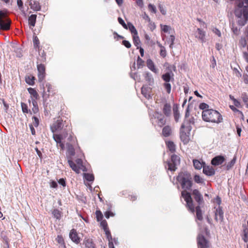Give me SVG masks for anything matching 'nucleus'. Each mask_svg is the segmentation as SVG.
Masks as SVG:
<instances>
[{
    "mask_svg": "<svg viewBox=\"0 0 248 248\" xmlns=\"http://www.w3.org/2000/svg\"><path fill=\"white\" fill-rule=\"evenodd\" d=\"M17 4L20 10H22L23 9V3L22 0H17Z\"/></svg>",
    "mask_w": 248,
    "mask_h": 248,
    "instance_id": "obj_56",
    "label": "nucleus"
},
{
    "mask_svg": "<svg viewBox=\"0 0 248 248\" xmlns=\"http://www.w3.org/2000/svg\"><path fill=\"white\" fill-rule=\"evenodd\" d=\"M58 183L60 185H62L63 186H66L65 180L63 178H61L60 179H59L58 181Z\"/></svg>",
    "mask_w": 248,
    "mask_h": 248,
    "instance_id": "obj_62",
    "label": "nucleus"
},
{
    "mask_svg": "<svg viewBox=\"0 0 248 248\" xmlns=\"http://www.w3.org/2000/svg\"><path fill=\"white\" fill-rule=\"evenodd\" d=\"M39 53H40V52ZM40 58H37V63H39L40 62H45L46 60V54L44 51L41 53V54L39 53Z\"/></svg>",
    "mask_w": 248,
    "mask_h": 248,
    "instance_id": "obj_36",
    "label": "nucleus"
},
{
    "mask_svg": "<svg viewBox=\"0 0 248 248\" xmlns=\"http://www.w3.org/2000/svg\"><path fill=\"white\" fill-rule=\"evenodd\" d=\"M69 237L73 242L78 244L80 241V238L78 236V233L76 230L72 229L71 230L69 233Z\"/></svg>",
    "mask_w": 248,
    "mask_h": 248,
    "instance_id": "obj_14",
    "label": "nucleus"
},
{
    "mask_svg": "<svg viewBox=\"0 0 248 248\" xmlns=\"http://www.w3.org/2000/svg\"><path fill=\"white\" fill-rule=\"evenodd\" d=\"M209 105L205 103H202L199 106V108L203 110L209 109Z\"/></svg>",
    "mask_w": 248,
    "mask_h": 248,
    "instance_id": "obj_49",
    "label": "nucleus"
},
{
    "mask_svg": "<svg viewBox=\"0 0 248 248\" xmlns=\"http://www.w3.org/2000/svg\"><path fill=\"white\" fill-rule=\"evenodd\" d=\"M122 44L128 48H130L131 46L130 43L126 40H124L122 42Z\"/></svg>",
    "mask_w": 248,
    "mask_h": 248,
    "instance_id": "obj_57",
    "label": "nucleus"
},
{
    "mask_svg": "<svg viewBox=\"0 0 248 248\" xmlns=\"http://www.w3.org/2000/svg\"><path fill=\"white\" fill-rule=\"evenodd\" d=\"M195 182L197 183H202L203 182L202 179L199 175H195L194 177Z\"/></svg>",
    "mask_w": 248,
    "mask_h": 248,
    "instance_id": "obj_50",
    "label": "nucleus"
},
{
    "mask_svg": "<svg viewBox=\"0 0 248 248\" xmlns=\"http://www.w3.org/2000/svg\"><path fill=\"white\" fill-rule=\"evenodd\" d=\"M114 214L110 211H107L105 213V217L107 218H108L110 216L113 217V216H114Z\"/></svg>",
    "mask_w": 248,
    "mask_h": 248,
    "instance_id": "obj_59",
    "label": "nucleus"
},
{
    "mask_svg": "<svg viewBox=\"0 0 248 248\" xmlns=\"http://www.w3.org/2000/svg\"><path fill=\"white\" fill-rule=\"evenodd\" d=\"M246 5L239 0L236 1L237 7L235 10V15L238 24L243 26L248 19V0H244Z\"/></svg>",
    "mask_w": 248,
    "mask_h": 248,
    "instance_id": "obj_2",
    "label": "nucleus"
},
{
    "mask_svg": "<svg viewBox=\"0 0 248 248\" xmlns=\"http://www.w3.org/2000/svg\"><path fill=\"white\" fill-rule=\"evenodd\" d=\"M46 88L47 89V91L46 92L45 90H44L42 94V97L44 100H46L51 94L53 95L55 93L51 85L49 83L46 84Z\"/></svg>",
    "mask_w": 248,
    "mask_h": 248,
    "instance_id": "obj_9",
    "label": "nucleus"
},
{
    "mask_svg": "<svg viewBox=\"0 0 248 248\" xmlns=\"http://www.w3.org/2000/svg\"><path fill=\"white\" fill-rule=\"evenodd\" d=\"M31 102L33 105V108H32L31 110L33 113H37L39 111V108L37 101L32 100Z\"/></svg>",
    "mask_w": 248,
    "mask_h": 248,
    "instance_id": "obj_34",
    "label": "nucleus"
},
{
    "mask_svg": "<svg viewBox=\"0 0 248 248\" xmlns=\"http://www.w3.org/2000/svg\"><path fill=\"white\" fill-rule=\"evenodd\" d=\"M100 225L104 230H107V229H108V223H107L106 220H101V221L100 222Z\"/></svg>",
    "mask_w": 248,
    "mask_h": 248,
    "instance_id": "obj_53",
    "label": "nucleus"
},
{
    "mask_svg": "<svg viewBox=\"0 0 248 248\" xmlns=\"http://www.w3.org/2000/svg\"><path fill=\"white\" fill-rule=\"evenodd\" d=\"M33 46L34 47V48L35 49H38V51H39V48H40V46H39V44H40V41H39V40L38 39V38L37 37V36L36 35H33Z\"/></svg>",
    "mask_w": 248,
    "mask_h": 248,
    "instance_id": "obj_31",
    "label": "nucleus"
},
{
    "mask_svg": "<svg viewBox=\"0 0 248 248\" xmlns=\"http://www.w3.org/2000/svg\"><path fill=\"white\" fill-rule=\"evenodd\" d=\"M11 21L7 16V10H0V30L8 31L10 28Z\"/></svg>",
    "mask_w": 248,
    "mask_h": 248,
    "instance_id": "obj_5",
    "label": "nucleus"
},
{
    "mask_svg": "<svg viewBox=\"0 0 248 248\" xmlns=\"http://www.w3.org/2000/svg\"><path fill=\"white\" fill-rule=\"evenodd\" d=\"M205 32L202 30L198 28L195 33V37L198 38L202 43L205 42Z\"/></svg>",
    "mask_w": 248,
    "mask_h": 248,
    "instance_id": "obj_17",
    "label": "nucleus"
},
{
    "mask_svg": "<svg viewBox=\"0 0 248 248\" xmlns=\"http://www.w3.org/2000/svg\"><path fill=\"white\" fill-rule=\"evenodd\" d=\"M187 132L181 130V134H180V138L181 140L183 142L184 144L187 143L189 140V132L188 131H186Z\"/></svg>",
    "mask_w": 248,
    "mask_h": 248,
    "instance_id": "obj_16",
    "label": "nucleus"
},
{
    "mask_svg": "<svg viewBox=\"0 0 248 248\" xmlns=\"http://www.w3.org/2000/svg\"><path fill=\"white\" fill-rule=\"evenodd\" d=\"M163 113L166 116H169L170 114V106L169 104H166L163 109Z\"/></svg>",
    "mask_w": 248,
    "mask_h": 248,
    "instance_id": "obj_29",
    "label": "nucleus"
},
{
    "mask_svg": "<svg viewBox=\"0 0 248 248\" xmlns=\"http://www.w3.org/2000/svg\"><path fill=\"white\" fill-rule=\"evenodd\" d=\"M236 162V157L234 156L233 159L226 165V168L227 170L231 169L234 165Z\"/></svg>",
    "mask_w": 248,
    "mask_h": 248,
    "instance_id": "obj_38",
    "label": "nucleus"
},
{
    "mask_svg": "<svg viewBox=\"0 0 248 248\" xmlns=\"http://www.w3.org/2000/svg\"><path fill=\"white\" fill-rule=\"evenodd\" d=\"M242 98L246 105L248 104V95L246 93L242 94Z\"/></svg>",
    "mask_w": 248,
    "mask_h": 248,
    "instance_id": "obj_55",
    "label": "nucleus"
},
{
    "mask_svg": "<svg viewBox=\"0 0 248 248\" xmlns=\"http://www.w3.org/2000/svg\"><path fill=\"white\" fill-rule=\"evenodd\" d=\"M32 125L34 126L35 127H37L39 124V120L38 118L35 116H33L32 117Z\"/></svg>",
    "mask_w": 248,
    "mask_h": 248,
    "instance_id": "obj_52",
    "label": "nucleus"
},
{
    "mask_svg": "<svg viewBox=\"0 0 248 248\" xmlns=\"http://www.w3.org/2000/svg\"><path fill=\"white\" fill-rule=\"evenodd\" d=\"M166 120L164 118H161L159 120L158 124L159 126L161 127L165 124Z\"/></svg>",
    "mask_w": 248,
    "mask_h": 248,
    "instance_id": "obj_58",
    "label": "nucleus"
},
{
    "mask_svg": "<svg viewBox=\"0 0 248 248\" xmlns=\"http://www.w3.org/2000/svg\"><path fill=\"white\" fill-rule=\"evenodd\" d=\"M52 213L55 218L57 219H60L61 218V214L59 210L57 209H54Z\"/></svg>",
    "mask_w": 248,
    "mask_h": 248,
    "instance_id": "obj_40",
    "label": "nucleus"
},
{
    "mask_svg": "<svg viewBox=\"0 0 248 248\" xmlns=\"http://www.w3.org/2000/svg\"><path fill=\"white\" fill-rule=\"evenodd\" d=\"M83 245L85 247L84 248H96L95 244L93 240L90 238H85Z\"/></svg>",
    "mask_w": 248,
    "mask_h": 248,
    "instance_id": "obj_15",
    "label": "nucleus"
},
{
    "mask_svg": "<svg viewBox=\"0 0 248 248\" xmlns=\"http://www.w3.org/2000/svg\"><path fill=\"white\" fill-rule=\"evenodd\" d=\"M35 77L33 76H29L26 77L25 80L27 84L33 85L34 84Z\"/></svg>",
    "mask_w": 248,
    "mask_h": 248,
    "instance_id": "obj_32",
    "label": "nucleus"
},
{
    "mask_svg": "<svg viewBox=\"0 0 248 248\" xmlns=\"http://www.w3.org/2000/svg\"><path fill=\"white\" fill-rule=\"evenodd\" d=\"M164 86L168 93L170 92V83H165Z\"/></svg>",
    "mask_w": 248,
    "mask_h": 248,
    "instance_id": "obj_61",
    "label": "nucleus"
},
{
    "mask_svg": "<svg viewBox=\"0 0 248 248\" xmlns=\"http://www.w3.org/2000/svg\"><path fill=\"white\" fill-rule=\"evenodd\" d=\"M128 27V29L129 30L130 32L133 35H137L138 34V31L136 29L135 27L134 26V25L130 22H128L127 25Z\"/></svg>",
    "mask_w": 248,
    "mask_h": 248,
    "instance_id": "obj_28",
    "label": "nucleus"
},
{
    "mask_svg": "<svg viewBox=\"0 0 248 248\" xmlns=\"http://www.w3.org/2000/svg\"><path fill=\"white\" fill-rule=\"evenodd\" d=\"M203 172L208 176H212L215 174V169L211 166H203Z\"/></svg>",
    "mask_w": 248,
    "mask_h": 248,
    "instance_id": "obj_18",
    "label": "nucleus"
},
{
    "mask_svg": "<svg viewBox=\"0 0 248 248\" xmlns=\"http://www.w3.org/2000/svg\"><path fill=\"white\" fill-rule=\"evenodd\" d=\"M57 242L59 244H62L63 243V239L61 235H58L56 238Z\"/></svg>",
    "mask_w": 248,
    "mask_h": 248,
    "instance_id": "obj_63",
    "label": "nucleus"
},
{
    "mask_svg": "<svg viewBox=\"0 0 248 248\" xmlns=\"http://www.w3.org/2000/svg\"><path fill=\"white\" fill-rule=\"evenodd\" d=\"M202 118L207 122L220 123L222 121V117L220 113L213 109H207L202 112Z\"/></svg>",
    "mask_w": 248,
    "mask_h": 248,
    "instance_id": "obj_3",
    "label": "nucleus"
},
{
    "mask_svg": "<svg viewBox=\"0 0 248 248\" xmlns=\"http://www.w3.org/2000/svg\"><path fill=\"white\" fill-rule=\"evenodd\" d=\"M76 164L79 166L81 169H83L84 167L83 165V161L81 159L78 158L76 160Z\"/></svg>",
    "mask_w": 248,
    "mask_h": 248,
    "instance_id": "obj_54",
    "label": "nucleus"
},
{
    "mask_svg": "<svg viewBox=\"0 0 248 248\" xmlns=\"http://www.w3.org/2000/svg\"><path fill=\"white\" fill-rule=\"evenodd\" d=\"M243 233L244 236L243 239L245 242H247L248 241V228H246V226L243 230Z\"/></svg>",
    "mask_w": 248,
    "mask_h": 248,
    "instance_id": "obj_41",
    "label": "nucleus"
},
{
    "mask_svg": "<svg viewBox=\"0 0 248 248\" xmlns=\"http://www.w3.org/2000/svg\"><path fill=\"white\" fill-rule=\"evenodd\" d=\"M151 89L146 86H143L141 89V93L146 98L149 99L150 97Z\"/></svg>",
    "mask_w": 248,
    "mask_h": 248,
    "instance_id": "obj_19",
    "label": "nucleus"
},
{
    "mask_svg": "<svg viewBox=\"0 0 248 248\" xmlns=\"http://www.w3.org/2000/svg\"><path fill=\"white\" fill-rule=\"evenodd\" d=\"M50 129L53 133L63 130V136L66 137L68 135V131L71 130V126L66 121H63L61 118L58 117L51 125Z\"/></svg>",
    "mask_w": 248,
    "mask_h": 248,
    "instance_id": "obj_4",
    "label": "nucleus"
},
{
    "mask_svg": "<svg viewBox=\"0 0 248 248\" xmlns=\"http://www.w3.org/2000/svg\"><path fill=\"white\" fill-rule=\"evenodd\" d=\"M196 212V217L199 220H202V210L201 209V207L200 205H198L195 208Z\"/></svg>",
    "mask_w": 248,
    "mask_h": 248,
    "instance_id": "obj_30",
    "label": "nucleus"
},
{
    "mask_svg": "<svg viewBox=\"0 0 248 248\" xmlns=\"http://www.w3.org/2000/svg\"><path fill=\"white\" fill-rule=\"evenodd\" d=\"M192 195L199 205H201L203 202V200L202 196L200 192L197 189H194L192 192Z\"/></svg>",
    "mask_w": 248,
    "mask_h": 248,
    "instance_id": "obj_13",
    "label": "nucleus"
},
{
    "mask_svg": "<svg viewBox=\"0 0 248 248\" xmlns=\"http://www.w3.org/2000/svg\"><path fill=\"white\" fill-rule=\"evenodd\" d=\"M63 137L65 138L63 134H54L53 139L57 143H61Z\"/></svg>",
    "mask_w": 248,
    "mask_h": 248,
    "instance_id": "obj_35",
    "label": "nucleus"
},
{
    "mask_svg": "<svg viewBox=\"0 0 248 248\" xmlns=\"http://www.w3.org/2000/svg\"><path fill=\"white\" fill-rule=\"evenodd\" d=\"M68 163L71 169L77 173H79L80 172V170H82L79 166H77V165L71 160H68Z\"/></svg>",
    "mask_w": 248,
    "mask_h": 248,
    "instance_id": "obj_22",
    "label": "nucleus"
},
{
    "mask_svg": "<svg viewBox=\"0 0 248 248\" xmlns=\"http://www.w3.org/2000/svg\"><path fill=\"white\" fill-rule=\"evenodd\" d=\"M180 163V158L176 155H171V171L175 170L176 166Z\"/></svg>",
    "mask_w": 248,
    "mask_h": 248,
    "instance_id": "obj_11",
    "label": "nucleus"
},
{
    "mask_svg": "<svg viewBox=\"0 0 248 248\" xmlns=\"http://www.w3.org/2000/svg\"><path fill=\"white\" fill-rule=\"evenodd\" d=\"M28 91L30 94H31V97L32 100H35L36 101L38 99H39V94L36 90H35L34 88H29L28 89Z\"/></svg>",
    "mask_w": 248,
    "mask_h": 248,
    "instance_id": "obj_20",
    "label": "nucleus"
},
{
    "mask_svg": "<svg viewBox=\"0 0 248 248\" xmlns=\"http://www.w3.org/2000/svg\"><path fill=\"white\" fill-rule=\"evenodd\" d=\"M160 54L163 57H165L166 55V51L165 48L163 47H161V49L160 51Z\"/></svg>",
    "mask_w": 248,
    "mask_h": 248,
    "instance_id": "obj_60",
    "label": "nucleus"
},
{
    "mask_svg": "<svg viewBox=\"0 0 248 248\" xmlns=\"http://www.w3.org/2000/svg\"><path fill=\"white\" fill-rule=\"evenodd\" d=\"M177 181L181 185L182 188L185 190L181 192L182 197L186 202V207L192 213L195 212V207L190 193L186 190H190L192 186L191 178L189 175L184 173H180L176 178Z\"/></svg>",
    "mask_w": 248,
    "mask_h": 248,
    "instance_id": "obj_1",
    "label": "nucleus"
},
{
    "mask_svg": "<svg viewBox=\"0 0 248 248\" xmlns=\"http://www.w3.org/2000/svg\"><path fill=\"white\" fill-rule=\"evenodd\" d=\"M37 68L38 81L41 82L43 81L46 77V67L44 64L39 63H37Z\"/></svg>",
    "mask_w": 248,
    "mask_h": 248,
    "instance_id": "obj_7",
    "label": "nucleus"
},
{
    "mask_svg": "<svg viewBox=\"0 0 248 248\" xmlns=\"http://www.w3.org/2000/svg\"><path fill=\"white\" fill-rule=\"evenodd\" d=\"M193 163L195 169L197 170H201L204 166L202 163L197 159H193Z\"/></svg>",
    "mask_w": 248,
    "mask_h": 248,
    "instance_id": "obj_26",
    "label": "nucleus"
},
{
    "mask_svg": "<svg viewBox=\"0 0 248 248\" xmlns=\"http://www.w3.org/2000/svg\"><path fill=\"white\" fill-rule=\"evenodd\" d=\"M173 112L174 119L176 122H178L180 117V114L178 111V106L176 104H174L173 106Z\"/></svg>",
    "mask_w": 248,
    "mask_h": 248,
    "instance_id": "obj_23",
    "label": "nucleus"
},
{
    "mask_svg": "<svg viewBox=\"0 0 248 248\" xmlns=\"http://www.w3.org/2000/svg\"><path fill=\"white\" fill-rule=\"evenodd\" d=\"M95 215L96 217V219L98 221L102 220V219L103 218V216L100 210H96L95 212Z\"/></svg>",
    "mask_w": 248,
    "mask_h": 248,
    "instance_id": "obj_42",
    "label": "nucleus"
},
{
    "mask_svg": "<svg viewBox=\"0 0 248 248\" xmlns=\"http://www.w3.org/2000/svg\"><path fill=\"white\" fill-rule=\"evenodd\" d=\"M213 31L217 34L218 37H220L221 36V33L219 30H218L217 28H215L213 30Z\"/></svg>",
    "mask_w": 248,
    "mask_h": 248,
    "instance_id": "obj_64",
    "label": "nucleus"
},
{
    "mask_svg": "<svg viewBox=\"0 0 248 248\" xmlns=\"http://www.w3.org/2000/svg\"><path fill=\"white\" fill-rule=\"evenodd\" d=\"M118 20L119 23L125 29H128V27L125 24L124 20L121 17H118Z\"/></svg>",
    "mask_w": 248,
    "mask_h": 248,
    "instance_id": "obj_51",
    "label": "nucleus"
},
{
    "mask_svg": "<svg viewBox=\"0 0 248 248\" xmlns=\"http://www.w3.org/2000/svg\"><path fill=\"white\" fill-rule=\"evenodd\" d=\"M68 152L69 154L71 155H74L75 154V149L73 145L69 144L68 146Z\"/></svg>",
    "mask_w": 248,
    "mask_h": 248,
    "instance_id": "obj_44",
    "label": "nucleus"
},
{
    "mask_svg": "<svg viewBox=\"0 0 248 248\" xmlns=\"http://www.w3.org/2000/svg\"><path fill=\"white\" fill-rule=\"evenodd\" d=\"M29 5L31 9L34 11H40L41 10V6L38 1L31 0Z\"/></svg>",
    "mask_w": 248,
    "mask_h": 248,
    "instance_id": "obj_21",
    "label": "nucleus"
},
{
    "mask_svg": "<svg viewBox=\"0 0 248 248\" xmlns=\"http://www.w3.org/2000/svg\"><path fill=\"white\" fill-rule=\"evenodd\" d=\"M104 231L105 232V234L106 235V236H107V238L108 241L114 240V243L115 244H116V240L115 239V238L112 239L111 235V233H110L109 229H107V230H105Z\"/></svg>",
    "mask_w": 248,
    "mask_h": 248,
    "instance_id": "obj_37",
    "label": "nucleus"
},
{
    "mask_svg": "<svg viewBox=\"0 0 248 248\" xmlns=\"http://www.w3.org/2000/svg\"><path fill=\"white\" fill-rule=\"evenodd\" d=\"M84 177L88 181L90 182L93 181L94 179L93 175L90 173H85L84 174Z\"/></svg>",
    "mask_w": 248,
    "mask_h": 248,
    "instance_id": "obj_45",
    "label": "nucleus"
},
{
    "mask_svg": "<svg viewBox=\"0 0 248 248\" xmlns=\"http://www.w3.org/2000/svg\"><path fill=\"white\" fill-rule=\"evenodd\" d=\"M189 105H188L187 108L186 110V112L185 114L186 120L181 125V129H184L186 131H190L191 130V124H193L195 122V119L193 117H191L189 118V119H187V118L189 116Z\"/></svg>",
    "mask_w": 248,
    "mask_h": 248,
    "instance_id": "obj_6",
    "label": "nucleus"
},
{
    "mask_svg": "<svg viewBox=\"0 0 248 248\" xmlns=\"http://www.w3.org/2000/svg\"><path fill=\"white\" fill-rule=\"evenodd\" d=\"M225 161V158L224 156L217 155L211 160V164L214 166H218L221 165Z\"/></svg>",
    "mask_w": 248,
    "mask_h": 248,
    "instance_id": "obj_12",
    "label": "nucleus"
},
{
    "mask_svg": "<svg viewBox=\"0 0 248 248\" xmlns=\"http://www.w3.org/2000/svg\"><path fill=\"white\" fill-rule=\"evenodd\" d=\"M132 36L134 44L135 46H137V48H139L140 41L138 36V34L137 35H133Z\"/></svg>",
    "mask_w": 248,
    "mask_h": 248,
    "instance_id": "obj_33",
    "label": "nucleus"
},
{
    "mask_svg": "<svg viewBox=\"0 0 248 248\" xmlns=\"http://www.w3.org/2000/svg\"><path fill=\"white\" fill-rule=\"evenodd\" d=\"M231 29L233 33L235 35H238L240 31V29H238L237 27H236L234 23H232L231 25Z\"/></svg>",
    "mask_w": 248,
    "mask_h": 248,
    "instance_id": "obj_43",
    "label": "nucleus"
},
{
    "mask_svg": "<svg viewBox=\"0 0 248 248\" xmlns=\"http://www.w3.org/2000/svg\"><path fill=\"white\" fill-rule=\"evenodd\" d=\"M147 65L151 71L155 73L157 72V70L155 68L154 63L151 60L149 59L147 61Z\"/></svg>",
    "mask_w": 248,
    "mask_h": 248,
    "instance_id": "obj_25",
    "label": "nucleus"
},
{
    "mask_svg": "<svg viewBox=\"0 0 248 248\" xmlns=\"http://www.w3.org/2000/svg\"><path fill=\"white\" fill-rule=\"evenodd\" d=\"M197 241L199 248H207L209 247L208 241L202 235H199Z\"/></svg>",
    "mask_w": 248,
    "mask_h": 248,
    "instance_id": "obj_10",
    "label": "nucleus"
},
{
    "mask_svg": "<svg viewBox=\"0 0 248 248\" xmlns=\"http://www.w3.org/2000/svg\"><path fill=\"white\" fill-rule=\"evenodd\" d=\"M162 78L164 80L169 82L170 79V75L169 73H167L162 75Z\"/></svg>",
    "mask_w": 248,
    "mask_h": 248,
    "instance_id": "obj_48",
    "label": "nucleus"
},
{
    "mask_svg": "<svg viewBox=\"0 0 248 248\" xmlns=\"http://www.w3.org/2000/svg\"><path fill=\"white\" fill-rule=\"evenodd\" d=\"M216 211L215 212V220L218 222H222L224 218V212L220 206L215 207Z\"/></svg>",
    "mask_w": 248,
    "mask_h": 248,
    "instance_id": "obj_8",
    "label": "nucleus"
},
{
    "mask_svg": "<svg viewBox=\"0 0 248 248\" xmlns=\"http://www.w3.org/2000/svg\"><path fill=\"white\" fill-rule=\"evenodd\" d=\"M170 134V127L169 125L165 126L162 129V135L163 136L167 137Z\"/></svg>",
    "mask_w": 248,
    "mask_h": 248,
    "instance_id": "obj_27",
    "label": "nucleus"
},
{
    "mask_svg": "<svg viewBox=\"0 0 248 248\" xmlns=\"http://www.w3.org/2000/svg\"><path fill=\"white\" fill-rule=\"evenodd\" d=\"M247 42L246 38L245 37H241L239 40L240 46L243 47H245L247 46Z\"/></svg>",
    "mask_w": 248,
    "mask_h": 248,
    "instance_id": "obj_46",
    "label": "nucleus"
},
{
    "mask_svg": "<svg viewBox=\"0 0 248 248\" xmlns=\"http://www.w3.org/2000/svg\"><path fill=\"white\" fill-rule=\"evenodd\" d=\"M37 15H31L29 17V24L30 26L34 27L35 25Z\"/></svg>",
    "mask_w": 248,
    "mask_h": 248,
    "instance_id": "obj_24",
    "label": "nucleus"
},
{
    "mask_svg": "<svg viewBox=\"0 0 248 248\" xmlns=\"http://www.w3.org/2000/svg\"><path fill=\"white\" fill-rule=\"evenodd\" d=\"M138 68L142 67L144 65V61L139 56L137 61Z\"/></svg>",
    "mask_w": 248,
    "mask_h": 248,
    "instance_id": "obj_47",
    "label": "nucleus"
},
{
    "mask_svg": "<svg viewBox=\"0 0 248 248\" xmlns=\"http://www.w3.org/2000/svg\"><path fill=\"white\" fill-rule=\"evenodd\" d=\"M21 106L22 110V111L23 113H28L30 112L31 113V111L30 110L28 109V107L26 104L22 102L21 103Z\"/></svg>",
    "mask_w": 248,
    "mask_h": 248,
    "instance_id": "obj_39",
    "label": "nucleus"
}]
</instances>
